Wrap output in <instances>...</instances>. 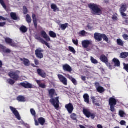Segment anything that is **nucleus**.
<instances>
[{"mask_svg": "<svg viewBox=\"0 0 128 128\" xmlns=\"http://www.w3.org/2000/svg\"><path fill=\"white\" fill-rule=\"evenodd\" d=\"M48 92L49 96L51 98L50 102L56 108H60V97H56L55 98H54V94H56V90L54 89H50Z\"/></svg>", "mask_w": 128, "mask_h": 128, "instance_id": "1", "label": "nucleus"}, {"mask_svg": "<svg viewBox=\"0 0 128 128\" xmlns=\"http://www.w3.org/2000/svg\"><path fill=\"white\" fill-rule=\"evenodd\" d=\"M88 7L91 10L92 14L94 16L102 14V10L100 9V5L95 4H90L88 5Z\"/></svg>", "mask_w": 128, "mask_h": 128, "instance_id": "2", "label": "nucleus"}, {"mask_svg": "<svg viewBox=\"0 0 128 128\" xmlns=\"http://www.w3.org/2000/svg\"><path fill=\"white\" fill-rule=\"evenodd\" d=\"M117 104L118 101L116 100V99L114 98V96L110 98L109 99V105L110 106V111L112 112H114L116 111V108H116Z\"/></svg>", "mask_w": 128, "mask_h": 128, "instance_id": "3", "label": "nucleus"}, {"mask_svg": "<svg viewBox=\"0 0 128 128\" xmlns=\"http://www.w3.org/2000/svg\"><path fill=\"white\" fill-rule=\"evenodd\" d=\"M83 114L88 118H91V120L96 118V112H92L89 110L84 108L83 110Z\"/></svg>", "mask_w": 128, "mask_h": 128, "instance_id": "4", "label": "nucleus"}, {"mask_svg": "<svg viewBox=\"0 0 128 128\" xmlns=\"http://www.w3.org/2000/svg\"><path fill=\"white\" fill-rule=\"evenodd\" d=\"M10 108L11 112H12V114H14L16 118H17L18 120H22V117H20V113L18 112V111L16 110V108L12 106H10Z\"/></svg>", "mask_w": 128, "mask_h": 128, "instance_id": "5", "label": "nucleus"}, {"mask_svg": "<svg viewBox=\"0 0 128 128\" xmlns=\"http://www.w3.org/2000/svg\"><path fill=\"white\" fill-rule=\"evenodd\" d=\"M126 10H128V6H126V4H122L121 7L120 9V12L122 16H128V15L124 13L126 12Z\"/></svg>", "mask_w": 128, "mask_h": 128, "instance_id": "6", "label": "nucleus"}, {"mask_svg": "<svg viewBox=\"0 0 128 128\" xmlns=\"http://www.w3.org/2000/svg\"><path fill=\"white\" fill-rule=\"evenodd\" d=\"M44 50L42 48H38L35 51V54L38 58L42 60V58H44Z\"/></svg>", "mask_w": 128, "mask_h": 128, "instance_id": "7", "label": "nucleus"}, {"mask_svg": "<svg viewBox=\"0 0 128 128\" xmlns=\"http://www.w3.org/2000/svg\"><path fill=\"white\" fill-rule=\"evenodd\" d=\"M8 76L10 78L18 82L20 79V76L16 72H10L8 73Z\"/></svg>", "mask_w": 128, "mask_h": 128, "instance_id": "8", "label": "nucleus"}, {"mask_svg": "<svg viewBox=\"0 0 128 128\" xmlns=\"http://www.w3.org/2000/svg\"><path fill=\"white\" fill-rule=\"evenodd\" d=\"M35 125L36 126H40V124L42 126H44V124H46V119L44 118L41 117L38 118V121L36 119L34 120Z\"/></svg>", "mask_w": 128, "mask_h": 128, "instance_id": "9", "label": "nucleus"}, {"mask_svg": "<svg viewBox=\"0 0 128 128\" xmlns=\"http://www.w3.org/2000/svg\"><path fill=\"white\" fill-rule=\"evenodd\" d=\"M5 42L6 44H10V46L12 48H16L18 46V44H16V42H13L12 40L10 38H6Z\"/></svg>", "mask_w": 128, "mask_h": 128, "instance_id": "10", "label": "nucleus"}, {"mask_svg": "<svg viewBox=\"0 0 128 128\" xmlns=\"http://www.w3.org/2000/svg\"><path fill=\"white\" fill-rule=\"evenodd\" d=\"M18 86H22V88H34V86H32V84L28 82H21L18 84Z\"/></svg>", "mask_w": 128, "mask_h": 128, "instance_id": "11", "label": "nucleus"}, {"mask_svg": "<svg viewBox=\"0 0 128 128\" xmlns=\"http://www.w3.org/2000/svg\"><path fill=\"white\" fill-rule=\"evenodd\" d=\"M58 78L60 80V82L63 84L64 86H68V79H66V77L64 76L62 74H58Z\"/></svg>", "mask_w": 128, "mask_h": 128, "instance_id": "12", "label": "nucleus"}, {"mask_svg": "<svg viewBox=\"0 0 128 128\" xmlns=\"http://www.w3.org/2000/svg\"><path fill=\"white\" fill-rule=\"evenodd\" d=\"M92 44V42L90 40H84L82 42V46L84 48H88Z\"/></svg>", "mask_w": 128, "mask_h": 128, "instance_id": "13", "label": "nucleus"}, {"mask_svg": "<svg viewBox=\"0 0 128 128\" xmlns=\"http://www.w3.org/2000/svg\"><path fill=\"white\" fill-rule=\"evenodd\" d=\"M63 70L66 72H69L70 74L72 72V67L68 64H65L62 66Z\"/></svg>", "mask_w": 128, "mask_h": 128, "instance_id": "14", "label": "nucleus"}, {"mask_svg": "<svg viewBox=\"0 0 128 128\" xmlns=\"http://www.w3.org/2000/svg\"><path fill=\"white\" fill-rule=\"evenodd\" d=\"M65 108H66L68 112H69L70 114H72L74 110V105H72V103L66 104Z\"/></svg>", "mask_w": 128, "mask_h": 128, "instance_id": "15", "label": "nucleus"}, {"mask_svg": "<svg viewBox=\"0 0 128 128\" xmlns=\"http://www.w3.org/2000/svg\"><path fill=\"white\" fill-rule=\"evenodd\" d=\"M37 74L40 76L42 78H46V73L42 69H38Z\"/></svg>", "mask_w": 128, "mask_h": 128, "instance_id": "16", "label": "nucleus"}, {"mask_svg": "<svg viewBox=\"0 0 128 128\" xmlns=\"http://www.w3.org/2000/svg\"><path fill=\"white\" fill-rule=\"evenodd\" d=\"M102 34H100V33H95L94 34V38L96 40H97L98 42H102Z\"/></svg>", "mask_w": 128, "mask_h": 128, "instance_id": "17", "label": "nucleus"}, {"mask_svg": "<svg viewBox=\"0 0 128 128\" xmlns=\"http://www.w3.org/2000/svg\"><path fill=\"white\" fill-rule=\"evenodd\" d=\"M41 36L46 40V42H50V38L46 34V32L44 31L41 32Z\"/></svg>", "mask_w": 128, "mask_h": 128, "instance_id": "18", "label": "nucleus"}, {"mask_svg": "<svg viewBox=\"0 0 128 128\" xmlns=\"http://www.w3.org/2000/svg\"><path fill=\"white\" fill-rule=\"evenodd\" d=\"M20 60L23 62L25 66H30V62L28 59L24 58L23 59L21 58Z\"/></svg>", "mask_w": 128, "mask_h": 128, "instance_id": "19", "label": "nucleus"}, {"mask_svg": "<svg viewBox=\"0 0 128 128\" xmlns=\"http://www.w3.org/2000/svg\"><path fill=\"white\" fill-rule=\"evenodd\" d=\"M32 18L34 28H38V18H36V14H33Z\"/></svg>", "mask_w": 128, "mask_h": 128, "instance_id": "20", "label": "nucleus"}, {"mask_svg": "<svg viewBox=\"0 0 128 128\" xmlns=\"http://www.w3.org/2000/svg\"><path fill=\"white\" fill-rule=\"evenodd\" d=\"M92 100V102L94 106H100V104L98 103V100H96V98L94 96H92L91 98Z\"/></svg>", "mask_w": 128, "mask_h": 128, "instance_id": "21", "label": "nucleus"}, {"mask_svg": "<svg viewBox=\"0 0 128 128\" xmlns=\"http://www.w3.org/2000/svg\"><path fill=\"white\" fill-rule=\"evenodd\" d=\"M36 84L39 86L40 88H46V86L44 84H42V80H36Z\"/></svg>", "mask_w": 128, "mask_h": 128, "instance_id": "22", "label": "nucleus"}, {"mask_svg": "<svg viewBox=\"0 0 128 128\" xmlns=\"http://www.w3.org/2000/svg\"><path fill=\"white\" fill-rule=\"evenodd\" d=\"M38 40H40L41 44H46L48 48H50V46L49 44L46 42L44 39L40 37H39Z\"/></svg>", "mask_w": 128, "mask_h": 128, "instance_id": "23", "label": "nucleus"}, {"mask_svg": "<svg viewBox=\"0 0 128 128\" xmlns=\"http://www.w3.org/2000/svg\"><path fill=\"white\" fill-rule=\"evenodd\" d=\"M112 62L114 63V66H120V60L116 58H114L112 60Z\"/></svg>", "mask_w": 128, "mask_h": 128, "instance_id": "24", "label": "nucleus"}, {"mask_svg": "<svg viewBox=\"0 0 128 128\" xmlns=\"http://www.w3.org/2000/svg\"><path fill=\"white\" fill-rule=\"evenodd\" d=\"M100 60H101V62H102L104 63L106 62L108 60V57H106V56L104 54L101 55Z\"/></svg>", "mask_w": 128, "mask_h": 128, "instance_id": "25", "label": "nucleus"}, {"mask_svg": "<svg viewBox=\"0 0 128 128\" xmlns=\"http://www.w3.org/2000/svg\"><path fill=\"white\" fill-rule=\"evenodd\" d=\"M67 78H69L70 80H71L74 86H76L78 84V82H76V80L70 74H68Z\"/></svg>", "mask_w": 128, "mask_h": 128, "instance_id": "26", "label": "nucleus"}, {"mask_svg": "<svg viewBox=\"0 0 128 128\" xmlns=\"http://www.w3.org/2000/svg\"><path fill=\"white\" fill-rule=\"evenodd\" d=\"M84 102H86L87 104H90V96H88V94H85L84 96Z\"/></svg>", "mask_w": 128, "mask_h": 128, "instance_id": "27", "label": "nucleus"}, {"mask_svg": "<svg viewBox=\"0 0 128 128\" xmlns=\"http://www.w3.org/2000/svg\"><path fill=\"white\" fill-rule=\"evenodd\" d=\"M16 100L20 102H26L24 96H19L18 97H17Z\"/></svg>", "mask_w": 128, "mask_h": 128, "instance_id": "28", "label": "nucleus"}, {"mask_svg": "<svg viewBox=\"0 0 128 128\" xmlns=\"http://www.w3.org/2000/svg\"><path fill=\"white\" fill-rule=\"evenodd\" d=\"M2 20H6V18H4L2 16H0V22ZM6 22H0V28H4V26H6Z\"/></svg>", "mask_w": 128, "mask_h": 128, "instance_id": "29", "label": "nucleus"}, {"mask_svg": "<svg viewBox=\"0 0 128 128\" xmlns=\"http://www.w3.org/2000/svg\"><path fill=\"white\" fill-rule=\"evenodd\" d=\"M52 10H54V12H60V8H58V6L56 4H52L51 5Z\"/></svg>", "mask_w": 128, "mask_h": 128, "instance_id": "30", "label": "nucleus"}, {"mask_svg": "<svg viewBox=\"0 0 128 128\" xmlns=\"http://www.w3.org/2000/svg\"><path fill=\"white\" fill-rule=\"evenodd\" d=\"M67 28H68V23L65 24H62L60 25V28H61L62 30H66Z\"/></svg>", "mask_w": 128, "mask_h": 128, "instance_id": "31", "label": "nucleus"}, {"mask_svg": "<svg viewBox=\"0 0 128 128\" xmlns=\"http://www.w3.org/2000/svg\"><path fill=\"white\" fill-rule=\"evenodd\" d=\"M128 57V52H122L120 54V58H126Z\"/></svg>", "mask_w": 128, "mask_h": 128, "instance_id": "32", "label": "nucleus"}, {"mask_svg": "<svg viewBox=\"0 0 128 128\" xmlns=\"http://www.w3.org/2000/svg\"><path fill=\"white\" fill-rule=\"evenodd\" d=\"M10 16H11L12 20H18V16H16V14L14 12H11Z\"/></svg>", "mask_w": 128, "mask_h": 128, "instance_id": "33", "label": "nucleus"}, {"mask_svg": "<svg viewBox=\"0 0 128 128\" xmlns=\"http://www.w3.org/2000/svg\"><path fill=\"white\" fill-rule=\"evenodd\" d=\"M20 30L22 34H26L28 32V28L26 26H22L20 28Z\"/></svg>", "mask_w": 128, "mask_h": 128, "instance_id": "34", "label": "nucleus"}, {"mask_svg": "<svg viewBox=\"0 0 128 128\" xmlns=\"http://www.w3.org/2000/svg\"><path fill=\"white\" fill-rule=\"evenodd\" d=\"M26 20L28 24H31L32 22V17L30 14H28L26 16Z\"/></svg>", "mask_w": 128, "mask_h": 128, "instance_id": "35", "label": "nucleus"}, {"mask_svg": "<svg viewBox=\"0 0 128 128\" xmlns=\"http://www.w3.org/2000/svg\"><path fill=\"white\" fill-rule=\"evenodd\" d=\"M49 36L52 38H56V34L54 33L53 31H50L49 32Z\"/></svg>", "mask_w": 128, "mask_h": 128, "instance_id": "36", "label": "nucleus"}, {"mask_svg": "<svg viewBox=\"0 0 128 128\" xmlns=\"http://www.w3.org/2000/svg\"><path fill=\"white\" fill-rule=\"evenodd\" d=\"M97 90L98 92L100 94H102V92H104V88L102 86H99L97 88Z\"/></svg>", "mask_w": 128, "mask_h": 128, "instance_id": "37", "label": "nucleus"}, {"mask_svg": "<svg viewBox=\"0 0 128 128\" xmlns=\"http://www.w3.org/2000/svg\"><path fill=\"white\" fill-rule=\"evenodd\" d=\"M90 60H91V62H92V64H98V60L94 59V57L91 56Z\"/></svg>", "mask_w": 128, "mask_h": 128, "instance_id": "38", "label": "nucleus"}, {"mask_svg": "<svg viewBox=\"0 0 128 128\" xmlns=\"http://www.w3.org/2000/svg\"><path fill=\"white\" fill-rule=\"evenodd\" d=\"M70 118L72 120H78L76 119V114L73 113L70 116Z\"/></svg>", "mask_w": 128, "mask_h": 128, "instance_id": "39", "label": "nucleus"}, {"mask_svg": "<svg viewBox=\"0 0 128 128\" xmlns=\"http://www.w3.org/2000/svg\"><path fill=\"white\" fill-rule=\"evenodd\" d=\"M103 38L104 40H105L106 42H108V38L105 34H102V39Z\"/></svg>", "mask_w": 128, "mask_h": 128, "instance_id": "40", "label": "nucleus"}, {"mask_svg": "<svg viewBox=\"0 0 128 128\" xmlns=\"http://www.w3.org/2000/svg\"><path fill=\"white\" fill-rule=\"evenodd\" d=\"M0 4L1 6L4 8V10H6V4H4V0H0Z\"/></svg>", "mask_w": 128, "mask_h": 128, "instance_id": "41", "label": "nucleus"}, {"mask_svg": "<svg viewBox=\"0 0 128 128\" xmlns=\"http://www.w3.org/2000/svg\"><path fill=\"white\" fill-rule=\"evenodd\" d=\"M7 82L8 84H11V86H13V84H16V82H14L12 79H8L7 80Z\"/></svg>", "mask_w": 128, "mask_h": 128, "instance_id": "42", "label": "nucleus"}, {"mask_svg": "<svg viewBox=\"0 0 128 128\" xmlns=\"http://www.w3.org/2000/svg\"><path fill=\"white\" fill-rule=\"evenodd\" d=\"M68 48L70 51L71 52H72L74 54H76V50H74V48L70 46L68 47Z\"/></svg>", "mask_w": 128, "mask_h": 128, "instance_id": "43", "label": "nucleus"}, {"mask_svg": "<svg viewBox=\"0 0 128 128\" xmlns=\"http://www.w3.org/2000/svg\"><path fill=\"white\" fill-rule=\"evenodd\" d=\"M117 44L118 46H124V42L120 39H118L117 40Z\"/></svg>", "mask_w": 128, "mask_h": 128, "instance_id": "44", "label": "nucleus"}, {"mask_svg": "<svg viewBox=\"0 0 128 128\" xmlns=\"http://www.w3.org/2000/svg\"><path fill=\"white\" fill-rule=\"evenodd\" d=\"M23 12L24 14H27L28 12V8L26 6H24L23 7Z\"/></svg>", "mask_w": 128, "mask_h": 128, "instance_id": "45", "label": "nucleus"}, {"mask_svg": "<svg viewBox=\"0 0 128 128\" xmlns=\"http://www.w3.org/2000/svg\"><path fill=\"white\" fill-rule=\"evenodd\" d=\"M31 114L33 116H36V110H34V108L30 109Z\"/></svg>", "mask_w": 128, "mask_h": 128, "instance_id": "46", "label": "nucleus"}, {"mask_svg": "<svg viewBox=\"0 0 128 128\" xmlns=\"http://www.w3.org/2000/svg\"><path fill=\"white\" fill-rule=\"evenodd\" d=\"M122 18L123 20H124L125 24H128V16H122Z\"/></svg>", "mask_w": 128, "mask_h": 128, "instance_id": "47", "label": "nucleus"}, {"mask_svg": "<svg viewBox=\"0 0 128 128\" xmlns=\"http://www.w3.org/2000/svg\"><path fill=\"white\" fill-rule=\"evenodd\" d=\"M72 42L75 44V46H78V40L77 39L76 40L74 39L72 40Z\"/></svg>", "mask_w": 128, "mask_h": 128, "instance_id": "48", "label": "nucleus"}, {"mask_svg": "<svg viewBox=\"0 0 128 128\" xmlns=\"http://www.w3.org/2000/svg\"><path fill=\"white\" fill-rule=\"evenodd\" d=\"M79 34H81V36H86V31L84 30L81 31L80 32H79Z\"/></svg>", "mask_w": 128, "mask_h": 128, "instance_id": "49", "label": "nucleus"}, {"mask_svg": "<svg viewBox=\"0 0 128 128\" xmlns=\"http://www.w3.org/2000/svg\"><path fill=\"white\" fill-rule=\"evenodd\" d=\"M34 64L36 66H38L40 64V61L38 59H34Z\"/></svg>", "mask_w": 128, "mask_h": 128, "instance_id": "50", "label": "nucleus"}, {"mask_svg": "<svg viewBox=\"0 0 128 128\" xmlns=\"http://www.w3.org/2000/svg\"><path fill=\"white\" fill-rule=\"evenodd\" d=\"M120 114V116H121V118H124V111H120L119 112Z\"/></svg>", "mask_w": 128, "mask_h": 128, "instance_id": "51", "label": "nucleus"}, {"mask_svg": "<svg viewBox=\"0 0 128 128\" xmlns=\"http://www.w3.org/2000/svg\"><path fill=\"white\" fill-rule=\"evenodd\" d=\"M120 124H121V126H126V122L124 120H122L120 122Z\"/></svg>", "mask_w": 128, "mask_h": 128, "instance_id": "52", "label": "nucleus"}, {"mask_svg": "<svg viewBox=\"0 0 128 128\" xmlns=\"http://www.w3.org/2000/svg\"><path fill=\"white\" fill-rule=\"evenodd\" d=\"M123 38H124V40H128V34H124L123 35Z\"/></svg>", "mask_w": 128, "mask_h": 128, "instance_id": "53", "label": "nucleus"}, {"mask_svg": "<svg viewBox=\"0 0 128 128\" xmlns=\"http://www.w3.org/2000/svg\"><path fill=\"white\" fill-rule=\"evenodd\" d=\"M104 64H106L108 67L110 68L112 66L110 65V63L108 62V60H107V62H105Z\"/></svg>", "mask_w": 128, "mask_h": 128, "instance_id": "54", "label": "nucleus"}, {"mask_svg": "<svg viewBox=\"0 0 128 128\" xmlns=\"http://www.w3.org/2000/svg\"><path fill=\"white\" fill-rule=\"evenodd\" d=\"M12 51L10 49H6L4 50V52H6V54H10Z\"/></svg>", "mask_w": 128, "mask_h": 128, "instance_id": "55", "label": "nucleus"}, {"mask_svg": "<svg viewBox=\"0 0 128 128\" xmlns=\"http://www.w3.org/2000/svg\"><path fill=\"white\" fill-rule=\"evenodd\" d=\"M81 79L82 80H83V82H86V78L84 76H82Z\"/></svg>", "mask_w": 128, "mask_h": 128, "instance_id": "56", "label": "nucleus"}, {"mask_svg": "<svg viewBox=\"0 0 128 128\" xmlns=\"http://www.w3.org/2000/svg\"><path fill=\"white\" fill-rule=\"evenodd\" d=\"M2 62L0 60V68H2Z\"/></svg>", "mask_w": 128, "mask_h": 128, "instance_id": "57", "label": "nucleus"}, {"mask_svg": "<svg viewBox=\"0 0 128 128\" xmlns=\"http://www.w3.org/2000/svg\"><path fill=\"white\" fill-rule=\"evenodd\" d=\"M0 48H2V50H4V46L2 44H0Z\"/></svg>", "mask_w": 128, "mask_h": 128, "instance_id": "58", "label": "nucleus"}, {"mask_svg": "<svg viewBox=\"0 0 128 128\" xmlns=\"http://www.w3.org/2000/svg\"><path fill=\"white\" fill-rule=\"evenodd\" d=\"M97 128H104L102 127V126L101 124H98V125L97 126Z\"/></svg>", "mask_w": 128, "mask_h": 128, "instance_id": "59", "label": "nucleus"}, {"mask_svg": "<svg viewBox=\"0 0 128 128\" xmlns=\"http://www.w3.org/2000/svg\"><path fill=\"white\" fill-rule=\"evenodd\" d=\"M113 20H118V17H116V16H114V17H113Z\"/></svg>", "mask_w": 128, "mask_h": 128, "instance_id": "60", "label": "nucleus"}, {"mask_svg": "<svg viewBox=\"0 0 128 128\" xmlns=\"http://www.w3.org/2000/svg\"><path fill=\"white\" fill-rule=\"evenodd\" d=\"M32 66L33 68H38L36 65H34V64H32Z\"/></svg>", "mask_w": 128, "mask_h": 128, "instance_id": "61", "label": "nucleus"}, {"mask_svg": "<svg viewBox=\"0 0 128 128\" xmlns=\"http://www.w3.org/2000/svg\"><path fill=\"white\" fill-rule=\"evenodd\" d=\"M105 1V2L106 4L108 2V0H104Z\"/></svg>", "mask_w": 128, "mask_h": 128, "instance_id": "62", "label": "nucleus"}, {"mask_svg": "<svg viewBox=\"0 0 128 128\" xmlns=\"http://www.w3.org/2000/svg\"><path fill=\"white\" fill-rule=\"evenodd\" d=\"M88 28H90V25H88Z\"/></svg>", "mask_w": 128, "mask_h": 128, "instance_id": "63", "label": "nucleus"}, {"mask_svg": "<svg viewBox=\"0 0 128 128\" xmlns=\"http://www.w3.org/2000/svg\"><path fill=\"white\" fill-rule=\"evenodd\" d=\"M120 128L118 127V126H116V127H115V128Z\"/></svg>", "mask_w": 128, "mask_h": 128, "instance_id": "64", "label": "nucleus"}]
</instances>
